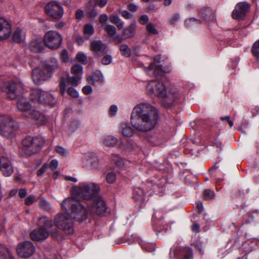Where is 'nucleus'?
I'll use <instances>...</instances> for the list:
<instances>
[{
	"mask_svg": "<svg viewBox=\"0 0 259 259\" xmlns=\"http://www.w3.org/2000/svg\"><path fill=\"white\" fill-rule=\"evenodd\" d=\"M76 58L78 62L83 64H86L88 62V59L86 55L82 53L79 52L76 55Z\"/></svg>",
	"mask_w": 259,
	"mask_h": 259,
	"instance_id": "obj_47",
	"label": "nucleus"
},
{
	"mask_svg": "<svg viewBox=\"0 0 259 259\" xmlns=\"http://www.w3.org/2000/svg\"><path fill=\"white\" fill-rule=\"evenodd\" d=\"M146 30L148 34H157L158 33V30L156 29L155 26L151 23H148L146 24Z\"/></svg>",
	"mask_w": 259,
	"mask_h": 259,
	"instance_id": "obj_43",
	"label": "nucleus"
},
{
	"mask_svg": "<svg viewBox=\"0 0 259 259\" xmlns=\"http://www.w3.org/2000/svg\"><path fill=\"white\" fill-rule=\"evenodd\" d=\"M60 56L63 62H67L69 61L68 53L66 50H63L61 53Z\"/></svg>",
	"mask_w": 259,
	"mask_h": 259,
	"instance_id": "obj_56",
	"label": "nucleus"
},
{
	"mask_svg": "<svg viewBox=\"0 0 259 259\" xmlns=\"http://www.w3.org/2000/svg\"><path fill=\"white\" fill-rule=\"evenodd\" d=\"M44 42L48 48L55 50L61 45L62 37L60 33L56 31H48L44 36Z\"/></svg>",
	"mask_w": 259,
	"mask_h": 259,
	"instance_id": "obj_12",
	"label": "nucleus"
},
{
	"mask_svg": "<svg viewBox=\"0 0 259 259\" xmlns=\"http://www.w3.org/2000/svg\"><path fill=\"white\" fill-rule=\"evenodd\" d=\"M111 161L119 167H122L126 161L118 154H113L110 156Z\"/></svg>",
	"mask_w": 259,
	"mask_h": 259,
	"instance_id": "obj_34",
	"label": "nucleus"
},
{
	"mask_svg": "<svg viewBox=\"0 0 259 259\" xmlns=\"http://www.w3.org/2000/svg\"><path fill=\"white\" fill-rule=\"evenodd\" d=\"M148 16L147 15H143L139 19V23L142 25H145L148 23Z\"/></svg>",
	"mask_w": 259,
	"mask_h": 259,
	"instance_id": "obj_60",
	"label": "nucleus"
},
{
	"mask_svg": "<svg viewBox=\"0 0 259 259\" xmlns=\"http://www.w3.org/2000/svg\"><path fill=\"white\" fill-rule=\"evenodd\" d=\"M0 170L5 177H9L14 172V167L8 158L3 156L0 165Z\"/></svg>",
	"mask_w": 259,
	"mask_h": 259,
	"instance_id": "obj_23",
	"label": "nucleus"
},
{
	"mask_svg": "<svg viewBox=\"0 0 259 259\" xmlns=\"http://www.w3.org/2000/svg\"><path fill=\"white\" fill-rule=\"evenodd\" d=\"M48 168V164H45L43 165L42 167L40 168L37 172V175L38 176H41L46 171L47 168Z\"/></svg>",
	"mask_w": 259,
	"mask_h": 259,
	"instance_id": "obj_62",
	"label": "nucleus"
},
{
	"mask_svg": "<svg viewBox=\"0 0 259 259\" xmlns=\"http://www.w3.org/2000/svg\"><path fill=\"white\" fill-rule=\"evenodd\" d=\"M101 143L107 147H114L118 143V139L114 136L107 135L103 136L101 139Z\"/></svg>",
	"mask_w": 259,
	"mask_h": 259,
	"instance_id": "obj_25",
	"label": "nucleus"
},
{
	"mask_svg": "<svg viewBox=\"0 0 259 259\" xmlns=\"http://www.w3.org/2000/svg\"><path fill=\"white\" fill-rule=\"evenodd\" d=\"M108 19V16L106 14H103L100 16L99 20L100 22L102 24L103 27L105 26V24H107L106 22Z\"/></svg>",
	"mask_w": 259,
	"mask_h": 259,
	"instance_id": "obj_58",
	"label": "nucleus"
},
{
	"mask_svg": "<svg viewBox=\"0 0 259 259\" xmlns=\"http://www.w3.org/2000/svg\"><path fill=\"white\" fill-rule=\"evenodd\" d=\"M160 59V56H156L148 67H144L147 75L157 78V80H151L147 83L146 91L149 96L161 99L163 105L167 107L181 99L183 95L176 89H171L167 93L166 85L161 79L169 71L162 67Z\"/></svg>",
	"mask_w": 259,
	"mask_h": 259,
	"instance_id": "obj_1",
	"label": "nucleus"
},
{
	"mask_svg": "<svg viewBox=\"0 0 259 259\" xmlns=\"http://www.w3.org/2000/svg\"><path fill=\"white\" fill-rule=\"evenodd\" d=\"M79 126H80L79 122H78L77 121H73L70 125V132H73L74 131L77 130L79 127Z\"/></svg>",
	"mask_w": 259,
	"mask_h": 259,
	"instance_id": "obj_59",
	"label": "nucleus"
},
{
	"mask_svg": "<svg viewBox=\"0 0 259 259\" xmlns=\"http://www.w3.org/2000/svg\"><path fill=\"white\" fill-rule=\"evenodd\" d=\"M73 197L65 198L61 204V208L65 213L68 214L70 218L78 221L85 220L89 214L91 215H100L101 214L91 213L80 203L75 200Z\"/></svg>",
	"mask_w": 259,
	"mask_h": 259,
	"instance_id": "obj_4",
	"label": "nucleus"
},
{
	"mask_svg": "<svg viewBox=\"0 0 259 259\" xmlns=\"http://www.w3.org/2000/svg\"><path fill=\"white\" fill-rule=\"evenodd\" d=\"M87 79L89 83L97 86L104 83V77L102 73L99 70H96L92 74L87 76Z\"/></svg>",
	"mask_w": 259,
	"mask_h": 259,
	"instance_id": "obj_22",
	"label": "nucleus"
},
{
	"mask_svg": "<svg viewBox=\"0 0 259 259\" xmlns=\"http://www.w3.org/2000/svg\"><path fill=\"white\" fill-rule=\"evenodd\" d=\"M55 152L62 156H65L67 155L69 151L67 149L61 146H56L55 147Z\"/></svg>",
	"mask_w": 259,
	"mask_h": 259,
	"instance_id": "obj_42",
	"label": "nucleus"
},
{
	"mask_svg": "<svg viewBox=\"0 0 259 259\" xmlns=\"http://www.w3.org/2000/svg\"><path fill=\"white\" fill-rule=\"evenodd\" d=\"M45 142V140L42 137H27L22 141L21 153L25 156H30L38 152L44 146Z\"/></svg>",
	"mask_w": 259,
	"mask_h": 259,
	"instance_id": "obj_6",
	"label": "nucleus"
},
{
	"mask_svg": "<svg viewBox=\"0 0 259 259\" xmlns=\"http://www.w3.org/2000/svg\"><path fill=\"white\" fill-rule=\"evenodd\" d=\"M47 73H49L50 76H52V74L55 71L60 69L59 62L56 59L53 58L49 62L42 64Z\"/></svg>",
	"mask_w": 259,
	"mask_h": 259,
	"instance_id": "obj_26",
	"label": "nucleus"
},
{
	"mask_svg": "<svg viewBox=\"0 0 259 259\" xmlns=\"http://www.w3.org/2000/svg\"><path fill=\"white\" fill-rule=\"evenodd\" d=\"M108 47L101 40H93L91 43V50L93 54L98 57L107 52Z\"/></svg>",
	"mask_w": 259,
	"mask_h": 259,
	"instance_id": "obj_19",
	"label": "nucleus"
},
{
	"mask_svg": "<svg viewBox=\"0 0 259 259\" xmlns=\"http://www.w3.org/2000/svg\"><path fill=\"white\" fill-rule=\"evenodd\" d=\"M58 165V161L56 159L52 160L51 162L48 165V168H49L52 170H54L56 169Z\"/></svg>",
	"mask_w": 259,
	"mask_h": 259,
	"instance_id": "obj_57",
	"label": "nucleus"
},
{
	"mask_svg": "<svg viewBox=\"0 0 259 259\" xmlns=\"http://www.w3.org/2000/svg\"><path fill=\"white\" fill-rule=\"evenodd\" d=\"M25 39V35L22 34L21 29L17 28L13 34V40L16 43H21Z\"/></svg>",
	"mask_w": 259,
	"mask_h": 259,
	"instance_id": "obj_36",
	"label": "nucleus"
},
{
	"mask_svg": "<svg viewBox=\"0 0 259 259\" xmlns=\"http://www.w3.org/2000/svg\"><path fill=\"white\" fill-rule=\"evenodd\" d=\"M145 193L141 187H136L133 190V198L138 203H143L145 200Z\"/></svg>",
	"mask_w": 259,
	"mask_h": 259,
	"instance_id": "obj_29",
	"label": "nucleus"
},
{
	"mask_svg": "<svg viewBox=\"0 0 259 259\" xmlns=\"http://www.w3.org/2000/svg\"><path fill=\"white\" fill-rule=\"evenodd\" d=\"M252 52L255 57L259 58V39L253 44L252 47Z\"/></svg>",
	"mask_w": 259,
	"mask_h": 259,
	"instance_id": "obj_49",
	"label": "nucleus"
},
{
	"mask_svg": "<svg viewBox=\"0 0 259 259\" xmlns=\"http://www.w3.org/2000/svg\"><path fill=\"white\" fill-rule=\"evenodd\" d=\"M180 15L179 14H175L172 15L169 19V22L171 24L175 25L179 21Z\"/></svg>",
	"mask_w": 259,
	"mask_h": 259,
	"instance_id": "obj_54",
	"label": "nucleus"
},
{
	"mask_svg": "<svg viewBox=\"0 0 259 259\" xmlns=\"http://www.w3.org/2000/svg\"><path fill=\"white\" fill-rule=\"evenodd\" d=\"M249 9L250 5L248 3L245 2L238 3L232 13V18L237 20H243Z\"/></svg>",
	"mask_w": 259,
	"mask_h": 259,
	"instance_id": "obj_17",
	"label": "nucleus"
},
{
	"mask_svg": "<svg viewBox=\"0 0 259 259\" xmlns=\"http://www.w3.org/2000/svg\"><path fill=\"white\" fill-rule=\"evenodd\" d=\"M119 132L124 137H131L134 135V131L127 123H122L119 127Z\"/></svg>",
	"mask_w": 259,
	"mask_h": 259,
	"instance_id": "obj_30",
	"label": "nucleus"
},
{
	"mask_svg": "<svg viewBox=\"0 0 259 259\" xmlns=\"http://www.w3.org/2000/svg\"><path fill=\"white\" fill-rule=\"evenodd\" d=\"M85 35L91 36L94 32L93 25L92 24H88L84 25L83 29Z\"/></svg>",
	"mask_w": 259,
	"mask_h": 259,
	"instance_id": "obj_45",
	"label": "nucleus"
},
{
	"mask_svg": "<svg viewBox=\"0 0 259 259\" xmlns=\"http://www.w3.org/2000/svg\"><path fill=\"white\" fill-rule=\"evenodd\" d=\"M12 32L10 23L3 18H0V39L8 38Z\"/></svg>",
	"mask_w": 259,
	"mask_h": 259,
	"instance_id": "obj_21",
	"label": "nucleus"
},
{
	"mask_svg": "<svg viewBox=\"0 0 259 259\" xmlns=\"http://www.w3.org/2000/svg\"><path fill=\"white\" fill-rule=\"evenodd\" d=\"M30 98L33 102L47 104L51 106H54L56 103V100L53 95L40 89L32 91L30 94Z\"/></svg>",
	"mask_w": 259,
	"mask_h": 259,
	"instance_id": "obj_8",
	"label": "nucleus"
},
{
	"mask_svg": "<svg viewBox=\"0 0 259 259\" xmlns=\"http://www.w3.org/2000/svg\"><path fill=\"white\" fill-rule=\"evenodd\" d=\"M103 28L111 36L114 37L116 34V28L113 25H111L108 24H105V26H104Z\"/></svg>",
	"mask_w": 259,
	"mask_h": 259,
	"instance_id": "obj_40",
	"label": "nucleus"
},
{
	"mask_svg": "<svg viewBox=\"0 0 259 259\" xmlns=\"http://www.w3.org/2000/svg\"><path fill=\"white\" fill-rule=\"evenodd\" d=\"M67 93L71 97L74 98H76L79 96L78 92L73 87L69 88L67 90Z\"/></svg>",
	"mask_w": 259,
	"mask_h": 259,
	"instance_id": "obj_50",
	"label": "nucleus"
},
{
	"mask_svg": "<svg viewBox=\"0 0 259 259\" xmlns=\"http://www.w3.org/2000/svg\"><path fill=\"white\" fill-rule=\"evenodd\" d=\"M200 20L196 19L194 18H191L186 20L185 25L188 27H191L193 25L199 24L200 23Z\"/></svg>",
	"mask_w": 259,
	"mask_h": 259,
	"instance_id": "obj_48",
	"label": "nucleus"
},
{
	"mask_svg": "<svg viewBox=\"0 0 259 259\" xmlns=\"http://www.w3.org/2000/svg\"><path fill=\"white\" fill-rule=\"evenodd\" d=\"M67 78L61 77L59 81L60 92L62 96H64L65 94L66 88L67 83L70 84L73 87L78 85L81 79V77L79 76H71L68 73L66 74Z\"/></svg>",
	"mask_w": 259,
	"mask_h": 259,
	"instance_id": "obj_14",
	"label": "nucleus"
},
{
	"mask_svg": "<svg viewBox=\"0 0 259 259\" xmlns=\"http://www.w3.org/2000/svg\"><path fill=\"white\" fill-rule=\"evenodd\" d=\"M5 252V253H2L0 251V259H4L6 256L9 259H13V256L9 250L6 249Z\"/></svg>",
	"mask_w": 259,
	"mask_h": 259,
	"instance_id": "obj_52",
	"label": "nucleus"
},
{
	"mask_svg": "<svg viewBox=\"0 0 259 259\" xmlns=\"http://www.w3.org/2000/svg\"><path fill=\"white\" fill-rule=\"evenodd\" d=\"M19 128V125L8 115L0 114V135L7 138L12 137Z\"/></svg>",
	"mask_w": 259,
	"mask_h": 259,
	"instance_id": "obj_7",
	"label": "nucleus"
},
{
	"mask_svg": "<svg viewBox=\"0 0 259 259\" xmlns=\"http://www.w3.org/2000/svg\"><path fill=\"white\" fill-rule=\"evenodd\" d=\"M51 232V230H47L42 227H39L37 229L31 232L30 237L34 241L44 240L48 237Z\"/></svg>",
	"mask_w": 259,
	"mask_h": 259,
	"instance_id": "obj_20",
	"label": "nucleus"
},
{
	"mask_svg": "<svg viewBox=\"0 0 259 259\" xmlns=\"http://www.w3.org/2000/svg\"><path fill=\"white\" fill-rule=\"evenodd\" d=\"M44 45L41 38L33 39L29 42V48L32 52L39 53L44 50Z\"/></svg>",
	"mask_w": 259,
	"mask_h": 259,
	"instance_id": "obj_24",
	"label": "nucleus"
},
{
	"mask_svg": "<svg viewBox=\"0 0 259 259\" xmlns=\"http://www.w3.org/2000/svg\"><path fill=\"white\" fill-rule=\"evenodd\" d=\"M137 146V144L132 140H128L126 143L121 141L118 144V148L125 152L135 150Z\"/></svg>",
	"mask_w": 259,
	"mask_h": 259,
	"instance_id": "obj_31",
	"label": "nucleus"
},
{
	"mask_svg": "<svg viewBox=\"0 0 259 259\" xmlns=\"http://www.w3.org/2000/svg\"><path fill=\"white\" fill-rule=\"evenodd\" d=\"M35 252V247L31 242L25 241L18 244L17 252L21 257L27 258L31 256Z\"/></svg>",
	"mask_w": 259,
	"mask_h": 259,
	"instance_id": "obj_15",
	"label": "nucleus"
},
{
	"mask_svg": "<svg viewBox=\"0 0 259 259\" xmlns=\"http://www.w3.org/2000/svg\"><path fill=\"white\" fill-rule=\"evenodd\" d=\"M142 248L149 252H152L155 250V245L153 243H149L145 242H139Z\"/></svg>",
	"mask_w": 259,
	"mask_h": 259,
	"instance_id": "obj_39",
	"label": "nucleus"
},
{
	"mask_svg": "<svg viewBox=\"0 0 259 259\" xmlns=\"http://www.w3.org/2000/svg\"><path fill=\"white\" fill-rule=\"evenodd\" d=\"M54 224L65 233L71 234L73 231L72 221L68 213H59L54 218Z\"/></svg>",
	"mask_w": 259,
	"mask_h": 259,
	"instance_id": "obj_10",
	"label": "nucleus"
},
{
	"mask_svg": "<svg viewBox=\"0 0 259 259\" xmlns=\"http://www.w3.org/2000/svg\"><path fill=\"white\" fill-rule=\"evenodd\" d=\"M46 13L54 19L61 18L64 14L63 8L56 2L48 3L45 7Z\"/></svg>",
	"mask_w": 259,
	"mask_h": 259,
	"instance_id": "obj_13",
	"label": "nucleus"
},
{
	"mask_svg": "<svg viewBox=\"0 0 259 259\" xmlns=\"http://www.w3.org/2000/svg\"><path fill=\"white\" fill-rule=\"evenodd\" d=\"M127 8L130 11L135 12L138 10V6L135 4L131 3L128 5Z\"/></svg>",
	"mask_w": 259,
	"mask_h": 259,
	"instance_id": "obj_63",
	"label": "nucleus"
},
{
	"mask_svg": "<svg viewBox=\"0 0 259 259\" xmlns=\"http://www.w3.org/2000/svg\"><path fill=\"white\" fill-rule=\"evenodd\" d=\"M215 194L213 191L206 189L203 192V197L205 200H210L214 198Z\"/></svg>",
	"mask_w": 259,
	"mask_h": 259,
	"instance_id": "obj_44",
	"label": "nucleus"
},
{
	"mask_svg": "<svg viewBox=\"0 0 259 259\" xmlns=\"http://www.w3.org/2000/svg\"><path fill=\"white\" fill-rule=\"evenodd\" d=\"M1 89L2 92L6 93L8 98L14 100L21 93L23 87L21 82H8L2 83Z\"/></svg>",
	"mask_w": 259,
	"mask_h": 259,
	"instance_id": "obj_11",
	"label": "nucleus"
},
{
	"mask_svg": "<svg viewBox=\"0 0 259 259\" xmlns=\"http://www.w3.org/2000/svg\"><path fill=\"white\" fill-rule=\"evenodd\" d=\"M82 92L85 95L91 94L93 92V89L92 87L89 85H85L82 88Z\"/></svg>",
	"mask_w": 259,
	"mask_h": 259,
	"instance_id": "obj_61",
	"label": "nucleus"
},
{
	"mask_svg": "<svg viewBox=\"0 0 259 259\" xmlns=\"http://www.w3.org/2000/svg\"><path fill=\"white\" fill-rule=\"evenodd\" d=\"M51 77L42 65L32 70V78L36 84H40L48 80Z\"/></svg>",
	"mask_w": 259,
	"mask_h": 259,
	"instance_id": "obj_16",
	"label": "nucleus"
},
{
	"mask_svg": "<svg viewBox=\"0 0 259 259\" xmlns=\"http://www.w3.org/2000/svg\"><path fill=\"white\" fill-rule=\"evenodd\" d=\"M118 107L116 105H112L109 109L108 113L110 116H115L117 114Z\"/></svg>",
	"mask_w": 259,
	"mask_h": 259,
	"instance_id": "obj_51",
	"label": "nucleus"
},
{
	"mask_svg": "<svg viewBox=\"0 0 259 259\" xmlns=\"http://www.w3.org/2000/svg\"><path fill=\"white\" fill-rule=\"evenodd\" d=\"M159 119L158 109L147 101L137 104L133 109L130 122L136 131L146 133L156 126Z\"/></svg>",
	"mask_w": 259,
	"mask_h": 259,
	"instance_id": "obj_2",
	"label": "nucleus"
},
{
	"mask_svg": "<svg viewBox=\"0 0 259 259\" xmlns=\"http://www.w3.org/2000/svg\"><path fill=\"white\" fill-rule=\"evenodd\" d=\"M38 225L39 227H44L48 230H51L50 229L53 226L51 220L45 216L39 219Z\"/></svg>",
	"mask_w": 259,
	"mask_h": 259,
	"instance_id": "obj_35",
	"label": "nucleus"
},
{
	"mask_svg": "<svg viewBox=\"0 0 259 259\" xmlns=\"http://www.w3.org/2000/svg\"><path fill=\"white\" fill-rule=\"evenodd\" d=\"M39 206L45 211H49L52 208L50 202L44 198L40 199L39 201Z\"/></svg>",
	"mask_w": 259,
	"mask_h": 259,
	"instance_id": "obj_41",
	"label": "nucleus"
},
{
	"mask_svg": "<svg viewBox=\"0 0 259 259\" xmlns=\"http://www.w3.org/2000/svg\"><path fill=\"white\" fill-rule=\"evenodd\" d=\"M97 1L98 0H90L86 5V13L91 18H94L97 15L98 10L96 8Z\"/></svg>",
	"mask_w": 259,
	"mask_h": 259,
	"instance_id": "obj_27",
	"label": "nucleus"
},
{
	"mask_svg": "<svg viewBox=\"0 0 259 259\" xmlns=\"http://www.w3.org/2000/svg\"><path fill=\"white\" fill-rule=\"evenodd\" d=\"M80 163L82 167L89 170L98 169L100 166L97 154L93 152H88L80 157Z\"/></svg>",
	"mask_w": 259,
	"mask_h": 259,
	"instance_id": "obj_9",
	"label": "nucleus"
},
{
	"mask_svg": "<svg viewBox=\"0 0 259 259\" xmlns=\"http://www.w3.org/2000/svg\"><path fill=\"white\" fill-rule=\"evenodd\" d=\"M170 258L177 257L181 259H192V251L189 247L179 248L178 250L175 251L172 248L170 249L169 252Z\"/></svg>",
	"mask_w": 259,
	"mask_h": 259,
	"instance_id": "obj_18",
	"label": "nucleus"
},
{
	"mask_svg": "<svg viewBox=\"0 0 259 259\" xmlns=\"http://www.w3.org/2000/svg\"><path fill=\"white\" fill-rule=\"evenodd\" d=\"M71 73L75 76H79L82 77L83 74V67L79 64L74 65L71 69Z\"/></svg>",
	"mask_w": 259,
	"mask_h": 259,
	"instance_id": "obj_37",
	"label": "nucleus"
},
{
	"mask_svg": "<svg viewBox=\"0 0 259 259\" xmlns=\"http://www.w3.org/2000/svg\"><path fill=\"white\" fill-rule=\"evenodd\" d=\"M137 26L135 21L132 22L130 26L124 28L122 30V35L124 38H131L135 36Z\"/></svg>",
	"mask_w": 259,
	"mask_h": 259,
	"instance_id": "obj_32",
	"label": "nucleus"
},
{
	"mask_svg": "<svg viewBox=\"0 0 259 259\" xmlns=\"http://www.w3.org/2000/svg\"><path fill=\"white\" fill-rule=\"evenodd\" d=\"M199 15L201 19L206 22L212 21L214 18L213 12L209 8L201 9L199 12Z\"/></svg>",
	"mask_w": 259,
	"mask_h": 259,
	"instance_id": "obj_33",
	"label": "nucleus"
},
{
	"mask_svg": "<svg viewBox=\"0 0 259 259\" xmlns=\"http://www.w3.org/2000/svg\"><path fill=\"white\" fill-rule=\"evenodd\" d=\"M116 179V174L113 171L108 172L106 176V181L109 184H112L115 182Z\"/></svg>",
	"mask_w": 259,
	"mask_h": 259,
	"instance_id": "obj_46",
	"label": "nucleus"
},
{
	"mask_svg": "<svg viewBox=\"0 0 259 259\" xmlns=\"http://www.w3.org/2000/svg\"><path fill=\"white\" fill-rule=\"evenodd\" d=\"M97 1L98 0H90L86 5V13L91 18H94L97 15L98 10L96 8Z\"/></svg>",
	"mask_w": 259,
	"mask_h": 259,
	"instance_id": "obj_28",
	"label": "nucleus"
},
{
	"mask_svg": "<svg viewBox=\"0 0 259 259\" xmlns=\"http://www.w3.org/2000/svg\"><path fill=\"white\" fill-rule=\"evenodd\" d=\"M109 20L110 21L111 23H114L116 24L120 20V19L119 18V17L115 15H111L109 17Z\"/></svg>",
	"mask_w": 259,
	"mask_h": 259,
	"instance_id": "obj_64",
	"label": "nucleus"
},
{
	"mask_svg": "<svg viewBox=\"0 0 259 259\" xmlns=\"http://www.w3.org/2000/svg\"><path fill=\"white\" fill-rule=\"evenodd\" d=\"M35 199V196L33 195H30L25 199V204L29 206L34 202Z\"/></svg>",
	"mask_w": 259,
	"mask_h": 259,
	"instance_id": "obj_55",
	"label": "nucleus"
},
{
	"mask_svg": "<svg viewBox=\"0 0 259 259\" xmlns=\"http://www.w3.org/2000/svg\"><path fill=\"white\" fill-rule=\"evenodd\" d=\"M119 50L121 55L125 57H129L131 55V49L125 44L121 45Z\"/></svg>",
	"mask_w": 259,
	"mask_h": 259,
	"instance_id": "obj_38",
	"label": "nucleus"
},
{
	"mask_svg": "<svg viewBox=\"0 0 259 259\" xmlns=\"http://www.w3.org/2000/svg\"><path fill=\"white\" fill-rule=\"evenodd\" d=\"M18 110L22 112L23 116L30 119L36 124L42 125L45 123L47 118L39 111L32 109V106L25 98L18 100L17 103Z\"/></svg>",
	"mask_w": 259,
	"mask_h": 259,
	"instance_id": "obj_5",
	"label": "nucleus"
},
{
	"mask_svg": "<svg viewBox=\"0 0 259 259\" xmlns=\"http://www.w3.org/2000/svg\"><path fill=\"white\" fill-rule=\"evenodd\" d=\"M100 190L99 186L95 183H80L72 187L71 197L77 200L89 201L88 207L91 213L103 214L106 212V206L99 195Z\"/></svg>",
	"mask_w": 259,
	"mask_h": 259,
	"instance_id": "obj_3",
	"label": "nucleus"
},
{
	"mask_svg": "<svg viewBox=\"0 0 259 259\" xmlns=\"http://www.w3.org/2000/svg\"><path fill=\"white\" fill-rule=\"evenodd\" d=\"M112 61V58L109 55H105L102 59V63L104 65L110 64Z\"/></svg>",
	"mask_w": 259,
	"mask_h": 259,
	"instance_id": "obj_53",
	"label": "nucleus"
}]
</instances>
